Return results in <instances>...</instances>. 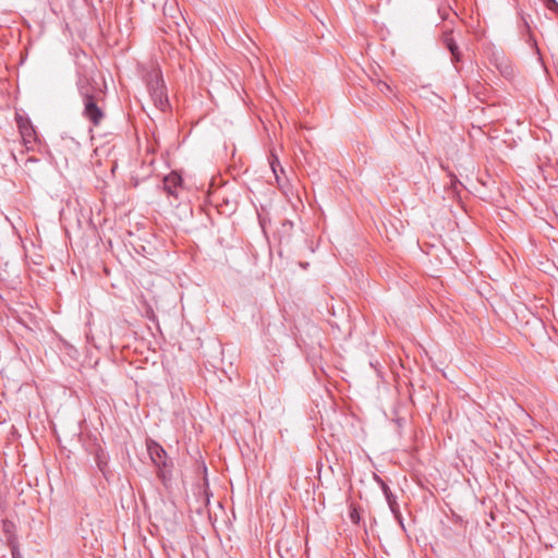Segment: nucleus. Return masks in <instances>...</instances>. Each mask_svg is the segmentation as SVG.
Instances as JSON below:
<instances>
[{"label": "nucleus", "mask_w": 558, "mask_h": 558, "mask_svg": "<svg viewBox=\"0 0 558 558\" xmlns=\"http://www.w3.org/2000/svg\"><path fill=\"white\" fill-rule=\"evenodd\" d=\"M145 80L149 96L155 107L160 111H166L169 108V99L166 93V86L161 72L157 69H154L147 72Z\"/></svg>", "instance_id": "f257e3e1"}, {"label": "nucleus", "mask_w": 558, "mask_h": 558, "mask_svg": "<svg viewBox=\"0 0 558 558\" xmlns=\"http://www.w3.org/2000/svg\"><path fill=\"white\" fill-rule=\"evenodd\" d=\"M84 111L83 116L93 124L99 125L102 121L105 113L102 109L97 105L96 96H88L83 98Z\"/></svg>", "instance_id": "f03ea898"}, {"label": "nucleus", "mask_w": 558, "mask_h": 558, "mask_svg": "<svg viewBox=\"0 0 558 558\" xmlns=\"http://www.w3.org/2000/svg\"><path fill=\"white\" fill-rule=\"evenodd\" d=\"M442 44L445 47L449 50L451 54V61L453 64H457L462 61V53L460 51V48L453 38V28L449 27L444 29L442 37H441Z\"/></svg>", "instance_id": "7ed1b4c3"}, {"label": "nucleus", "mask_w": 558, "mask_h": 558, "mask_svg": "<svg viewBox=\"0 0 558 558\" xmlns=\"http://www.w3.org/2000/svg\"><path fill=\"white\" fill-rule=\"evenodd\" d=\"M147 451H148V454H149L153 463L158 469L161 470L162 468L167 466V461H166L167 454H166L165 449L159 444H157L156 441H153V440L148 441L147 442Z\"/></svg>", "instance_id": "20e7f679"}, {"label": "nucleus", "mask_w": 558, "mask_h": 558, "mask_svg": "<svg viewBox=\"0 0 558 558\" xmlns=\"http://www.w3.org/2000/svg\"><path fill=\"white\" fill-rule=\"evenodd\" d=\"M76 85L83 98L95 95L97 90L96 82L87 74L78 73Z\"/></svg>", "instance_id": "39448f33"}, {"label": "nucleus", "mask_w": 558, "mask_h": 558, "mask_svg": "<svg viewBox=\"0 0 558 558\" xmlns=\"http://www.w3.org/2000/svg\"><path fill=\"white\" fill-rule=\"evenodd\" d=\"M181 184L182 178L175 172H171L163 179V190L174 197H178V189Z\"/></svg>", "instance_id": "423d86ee"}, {"label": "nucleus", "mask_w": 558, "mask_h": 558, "mask_svg": "<svg viewBox=\"0 0 558 558\" xmlns=\"http://www.w3.org/2000/svg\"><path fill=\"white\" fill-rule=\"evenodd\" d=\"M95 461L99 469V471L102 473V475L108 480L109 478V469H108V458L106 452L102 449H98L95 454Z\"/></svg>", "instance_id": "0eeeda50"}, {"label": "nucleus", "mask_w": 558, "mask_h": 558, "mask_svg": "<svg viewBox=\"0 0 558 558\" xmlns=\"http://www.w3.org/2000/svg\"><path fill=\"white\" fill-rule=\"evenodd\" d=\"M269 163H270V167H271V170L276 177V180L277 182L279 183L280 182V175H279V172L280 173H284V170L278 159V157L274 154H271V157H270V160H269Z\"/></svg>", "instance_id": "6e6552de"}, {"label": "nucleus", "mask_w": 558, "mask_h": 558, "mask_svg": "<svg viewBox=\"0 0 558 558\" xmlns=\"http://www.w3.org/2000/svg\"><path fill=\"white\" fill-rule=\"evenodd\" d=\"M385 497H386V500L389 505L391 512L395 514L396 518H400L401 513L399 510V505L397 502L396 496L392 493H387V495Z\"/></svg>", "instance_id": "1a4fd4ad"}, {"label": "nucleus", "mask_w": 558, "mask_h": 558, "mask_svg": "<svg viewBox=\"0 0 558 558\" xmlns=\"http://www.w3.org/2000/svg\"><path fill=\"white\" fill-rule=\"evenodd\" d=\"M377 87H378L379 92L383 93V94L387 95L388 93H391V87L386 82L378 81Z\"/></svg>", "instance_id": "9d476101"}, {"label": "nucleus", "mask_w": 558, "mask_h": 558, "mask_svg": "<svg viewBox=\"0 0 558 558\" xmlns=\"http://www.w3.org/2000/svg\"><path fill=\"white\" fill-rule=\"evenodd\" d=\"M547 8L558 12V2L556 0H547Z\"/></svg>", "instance_id": "9b49d317"}, {"label": "nucleus", "mask_w": 558, "mask_h": 558, "mask_svg": "<svg viewBox=\"0 0 558 558\" xmlns=\"http://www.w3.org/2000/svg\"><path fill=\"white\" fill-rule=\"evenodd\" d=\"M350 517H351V520H352L354 523H356V522L359 521V519H360V517H359V514H357V512H356V510H355V509L350 513Z\"/></svg>", "instance_id": "f8f14e48"}, {"label": "nucleus", "mask_w": 558, "mask_h": 558, "mask_svg": "<svg viewBox=\"0 0 558 558\" xmlns=\"http://www.w3.org/2000/svg\"><path fill=\"white\" fill-rule=\"evenodd\" d=\"M380 484L385 496L387 495V493H391L390 488L385 482L380 481Z\"/></svg>", "instance_id": "ddd939ff"}, {"label": "nucleus", "mask_w": 558, "mask_h": 558, "mask_svg": "<svg viewBox=\"0 0 558 558\" xmlns=\"http://www.w3.org/2000/svg\"><path fill=\"white\" fill-rule=\"evenodd\" d=\"M31 131L33 132L32 129L31 130H23L22 131L23 136H29L31 135Z\"/></svg>", "instance_id": "4468645a"}, {"label": "nucleus", "mask_w": 558, "mask_h": 558, "mask_svg": "<svg viewBox=\"0 0 558 558\" xmlns=\"http://www.w3.org/2000/svg\"><path fill=\"white\" fill-rule=\"evenodd\" d=\"M452 186H453L454 190L457 189V184L453 181H452Z\"/></svg>", "instance_id": "2eb2a0df"}, {"label": "nucleus", "mask_w": 558, "mask_h": 558, "mask_svg": "<svg viewBox=\"0 0 558 558\" xmlns=\"http://www.w3.org/2000/svg\"><path fill=\"white\" fill-rule=\"evenodd\" d=\"M160 476L165 478V472L163 471H161Z\"/></svg>", "instance_id": "dca6fc26"}]
</instances>
